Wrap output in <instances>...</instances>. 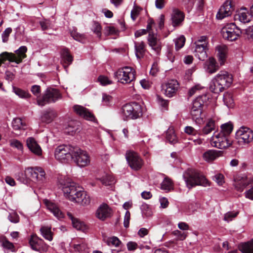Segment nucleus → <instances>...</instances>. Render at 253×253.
<instances>
[{
    "label": "nucleus",
    "mask_w": 253,
    "mask_h": 253,
    "mask_svg": "<svg viewBox=\"0 0 253 253\" xmlns=\"http://www.w3.org/2000/svg\"><path fill=\"white\" fill-rule=\"evenodd\" d=\"M135 71L131 67L125 66L119 69L115 73V77L122 84H129L135 79Z\"/></svg>",
    "instance_id": "423d86ee"
},
{
    "label": "nucleus",
    "mask_w": 253,
    "mask_h": 253,
    "mask_svg": "<svg viewBox=\"0 0 253 253\" xmlns=\"http://www.w3.org/2000/svg\"><path fill=\"white\" fill-rule=\"evenodd\" d=\"M215 129L214 121L210 119L203 129V132L205 134H208Z\"/></svg>",
    "instance_id": "a19ab883"
},
{
    "label": "nucleus",
    "mask_w": 253,
    "mask_h": 253,
    "mask_svg": "<svg viewBox=\"0 0 253 253\" xmlns=\"http://www.w3.org/2000/svg\"><path fill=\"white\" fill-rule=\"evenodd\" d=\"M147 41L149 45L152 49L158 53L161 50L162 43L160 39H158L156 35L153 33H149Z\"/></svg>",
    "instance_id": "6ab92c4d"
},
{
    "label": "nucleus",
    "mask_w": 253,
    "mask_h": 253,
    "mask_svg": "<svg viewBox=\"0 0 253 253\" xmlns=\"http://www.w3.org/2000/svg\"><path fill=\"white\" fill-rule=\"evenodd\" d=\"M172 234L177 237V240L183 241L185 240L187 236V232H181L176 230L172 232Z\"/></svg>",
    "instance_id": "49530a36"
},
{
    "label": "nucleus",
    "mask_w": 253,
    "mask_h": 253,
    "mask_svg": "<svg viewBox=\"0 0 253 253\" xmlns=\"http://www.w3.org/2000/svg\"><path fill=\"white\" fill-rule=\"evenodd\" d=\"M12 32V29L11 28H6L2 34V42H6L8 40V37L10 34Z\"/></svg>",
    "instance_id": "6e6d98bb"
},
{
    "label": "nucleus",
    "mask_w": 253,
    "mask_h": 253,
    "mask_svg": "<svg viewBox=\"0 0 253 253\" xmlns=\"http://www.w3.org/2000/svg\"><path fill=\"white\" fill-rule=\"evenodd\" d=\"M253 183V179L247 176H239L235 179L234 186L238 191L242 192L249 184Z\"/></svg>",
    "instance_id": "a211bd4d"
},
{
    "label": "nucleus",
    "mask_w": 253,
    "mask_h": 253,
    "mask_svg": "<svg viewBox=\"0 0 253 253\" xmlns=\"http://www.w3.org/2000/svg\"><path fill=\"white\" fill-rule=\"evenodd\" d=\"M41 243H42V239L36 235L32 236L29 241V244L31 248L36 251L39 250V246H40Z\"/></svg>",
    "instance_id": "2f4dec72"
},
{
    "label": "nucleus",
    "mask_w": 253,
    "mask_h": 253,
    "mask_svg": "<svg viewBox=\"0 0 253 253\" xmlns=\"http://www.w3.org/2000/svg\"><path fill=\"white\" fill-rule=\"evenodd\" d=\"M56 117V113L52 110L44 112L41 117V120L42 122L46 123H50Z\"/></svg>",
    "instance_id": "7c9ffc66"
},
{
    "label": "nucleus",
    "mask_w": 253,
    "mask_h": 253,
    "mask_svg": "<svg viewBox=\"0 0 253 253\" xmlns=\"http://www.w3.org/2000/svg\"><path fill=\"white\" fill-rule=\"evenodd\" d=\"M61 56L62 60L66 64L70 65L72 63L73 61V56L71 55L68 49L64 48L62 49Z\"/></svg>",
    "instance_id": "e433bc0d"
},
{
    "label": "nucleus",
    "mask_w": 253,
    "mask_h": 253,
    "mask_svg": "<svg viewBox=\"0 0 253 253\" xmlns=\"http://www.w3.org/2000/svg\"><path fill=\"white\" fill-rule=\"evenodd\" d=\"M166 138L170 143L174 144L177 141V138L172 128H169L166 132Z\"/></svg>",
    "instance_id": "c9c22d12"
},
{
    "label": "nucleus",
    "mask_w": 253,
    "mask_h": 253,
    "mask_svg": "<svg viewBox=\"0 0 253 253\" xmlns=\"http://www.w3.org/2000/svg\"><path fill=\"white\" fill-rule=\"evenodd\" d=\"M236 16H238V18L241 22L244 23L249 22L252 18L251 15L248 13V10L246 7L241 8Z\"/></svg>",
    "instance_id": "bb28decb"
},
{
    "label": "nucleus",
    "mask_w": 253,
    "mask_h": 253,
    "mask_svg": "<svg viewBox=\"0 0 253 253\" xmlns=\"http://www.w3.org/2000/svg\"><path fill=\"white\" fill-rule=\"evenodd\" d=\"M175 46L176 50L182 48L185 42V38L183 36H181L174 40Z\"/></svg>",
    "instance_id": "a18cd8bd"
},
{
    "label": "nucleus",
    "mask_w": 253,
    "mask_h": 253,
    "mask_svg": "<svg viewBox=\"0 0 253 253\" xmlns=\"http://www.w3.org/2000/svg\"><path fill=\"white\" fill-rule=\"evenodd\" d=\"M13 91L19 97L22 98H28L30 97L31 95L25 90L15 86L12 87Z\"/></svg>",
    "instance_id": "37998d69"
},
{
    "label": "nucleus",
    "mask_w": 253,
    "mask_h": 253,
    "mask_svg": "<svg viewBox=\"0 0 253 253\" xmlns=\"http://www.w3.org/2000/svg\"><path fill=\"white\" fill-rule=\"evenodd\" d=\"M59 183L62 187L65 196L69 200L83 206L89 204L90 199L82 187L78 186L69 178H61Z\"/></svg>",
    "instance_id": "f257e3e1"
},
{
    "label": "nucleus",
    "mask_w": 253,
    "mask_h": 253,
    "mask_svg": "<svg viewBox=\"0 0 253 253\" xmlns=\"http://www.w3.org/2000/svg\"><path fill=\"white\" fill-rule=\"evenodd\" d=\"M223 38L229 41L236 40L241 34V31L234 23H230L226 25L221 31Z\"/></svg>",
    "instance_id": "9d476101"
},
{
    "label": "nucleus",
    "mask_w": 253,
    "mask_h": 253,
    "mask_svg": "<svg viewBox=\"0 0 253 253\" xmlns=\"http://www.w3.org/2000/svg\"><path fill=\"white\" fill-rule=\"evenodd\" d=\"M223 101L225 104L228 108H232L234 106V102L232 94L229 92H226L223 95Z\"/></svg>",
    "instance_id": "ea45409f"
},
{
    "label": "nucleus",
    "mask_w": 253,
    "mask_h": 253,
    "mask_svg": "<svg viewBox=\"0 0 253 253\" xmlns=\"http://www.w3.org/2000/svg\"><path fill=\"white\" fill-rule=\"evenodd\" d=\"M207 46H195V56L200 60H204L207 57Z\"/></svg>",
    "instance_id": "c756f323"
},
{
    "label": "nucleus",
    "mask_w": 253,
    "mask_h": 253,
    "mask_svg": "<svg viewBox=\"0 0 253 253\" xmlns=\"http://www.w3.org/2000/svg\"><path fill=\"white\" fill-rule=\"evenodd\" d=\"M112 210L106 204L103 203L97 209L95 215L99 219L104 221L112 215Z\"/></svg>",
    "instance_id": "f3484780"
},
{
    "label": "nucleus",
    "mask_w": 253,
    "mask_h": 253,
    "mask_svg": "<svg viewBox=\"0 0 253 253\" xmlns=\"http://www.w3.org/2000/svg\"><path fill=\"white\" fill-rule=\"evenodd\" d=\"M142 8L138 6L134 5L132 10L131 11V18L133 21H135L137 17L139 15Z\"/></svg>",
    "instance_id": "de8ad7c7"
},
{
    "label": "nucleus",
    "mask_w": 253,
    "mask_h": 253,
    "mask_svg": "<svg viewBox=\"0 0 253 253\" xmlns=\"http://www.w3.org/2000/svg\"><path fill=\"white\" fill-rule=\"evenodd\" d=\"M10 145L13 148H15L20 151L21 152H23V145L17 139H11L9 141Z\"/></svg>",
    "instance_id": "09e8293b"
},
{
    "label": "nucleus",
    "mask_w": 253,
    "mask_h": 253,
    "mask_svg": "<svg viewBox=\"0 0 253 253\" xmlns=\"http://www.w3.org/2000/svg\"><path fill=\"white\" fill-rule=\"evenodd\" d=\"M31 90L34 95L39 97L41 93V87L38 85H33Z\"/></svg>",
    "instance_id": "e2e57ef3"
},
{
    "label": "nucleus",
    "mask_w": 253,
    "mask_h": 253,
    "mask_svg": "<svg viewBox=\"0 0 253 253\" xmlns=\"http://www.w3.org/2000/svg\"><path fill=\"white\" fill-rule=\"evenodd\" d=\"M233 10L234 8L232 4L231 0H227L219 9L216 14V18L219 19H222L226 17H228L231 15Z\"/></svg>",
    "instance_id": "dca6fc26"
},
{
    "label": "nucleus",
    "mask_w": 253,
    "mask_h": 253,
    "mask_svg": "<svg viewBox=\"0 0 253 253\" xmlns=\"http://www.w3.org/2000/svg\"><path fill=\"white\" fill-rule=\"evenodd\" d=\"M40 23L42 30H47L50 27V22L48 20L42 21Z\"/></svg>",
    "instance_id": "0e129e2a"
},
{
    "label": "nucleus",
    "mask_w": 253,
    "mask_h": 253,
    "mask_svg": "<svg viewBox=\"0 0 253 253\" xmlns=\"http://www.w3.org/2000/svg\"><path fill=\"white\" fill-rule=\"evenodd\" d=\"M26 175L33 181L42 182L45 179V172L42 168H28L25 170Z\"/></svg>",
    "instance_id": "4468645a"
},
{
    "label": "nucleus",
    "mask_w": 253,
    "mask_h": 253,
    "mask_svg": "<svg viewBox=\"0 0 253 253\" xmlns=\"http://www.w3.org/2000/svg\"><path fill=\"white\" fill-rule=\"evenodd\" d=\"M27 145L30 151L35 155H42V149L34 138L29 137L27 139Z\"/></svg>",
    "instance_id": "b1692460"
},
{
    "label": "nucleus",
    "mask_w": 253,
    "mask_h": 253,
    "mask_svg": "<svg viewBox=\"0 0 253 253\" xmlns=\"http://www.w3.org/2000/svg\"><path fill=\"white\" fill-rule=\"evenodd\" d=\"M121 113L125 120L136 119L142 116V107L136 102L126 104L122 107Z\"/></svg>",
    "instance_id": "39448f33"
},
{
    "label": "nucleus",
    "mask_w": 253,
    "mask_h": 253,
    "mask_svg": "<svg viewBox=\"0 0 253 253\" xmlns=\"http://www.w3.org/2000/svg\"><path fill=\"white\" fill-rule=\"evenodd\" d=\"M107 243L109 246L119 247L121 243L120 240L116 237H112L108 239Z\"/></svg>",
    "instance_id": "3c124183"
},
{
    "label": "nucleus",
    "mask_w": 253,
    "mask_h": 253,
    "mask_svg": "<svg viewBox=\"0 0 253 253\" xmlns=\"http://www.w3.org/2000/svg\"><path fill=\"white\" fill-rule=\"evenodd\" d=\"M61 97L62 95L58 89L47 88L42 97L37 100V103L39 106H43L46 104L54 103Z\"/></svg>",
    "instance_id": "6e6552de"
},
{
    "label": "nucleus",
    "mask_w": 253,
    "mask_h": 253,
    "mask_svg": "<svg viewBox=\"0 0 253 253\" xmlns=\"http://www.w3.org/2000/svg\"><path fill=\"white\" fill-rule=\"evenodd\" d=\"M42 236L46 239L51 241L53 239L52 233L51 231V227L48 226H42L40 229Z\"/></svg>",
    "instance_id": "72a5a7b5"
},
{
    "label": "nucleus",
    "mask_w": 253,
    "mask_h": 253,
    "mask_svg": "<svg viewBox=\"0 0 253 253\" xmlns=\"http://www.w3.org/2000/svg\"><path fill=\"white\" fill-rule=\"evenodd\" d=\"M67 216L72 220L73 226L75 228L81 231L85 230L86 227L84 223L75 218L71 213L68 212Z\"/></svg>",
    "instance_id": "c85d7f7f"
},
{
    "label": "nucleus",
    "mask_w": 253,
    "mask_h": 253,
    "mask_svg": "<svg viewBox=\"0 0 253 253\" xmlns=\"http://www.w3.org/2000/svg\"><path fill=\"white\" fill-rule=\"evenodd\" d=\"M183 178L189 189L196 186L206 187L209 185L208 181L205 176L195 169H188L183 174Z\"/></svg>",
    "instance_id": "7ed1b4c3"
},
{
    "label": "nucleus",
    "mask_w": 253,
    "mask_h": 253,
    "mask_svg": "<svg viewBox=\"0 0 253 253\" xmlns=\"http://www.w3.org/2000/svg\"><path fill=\"white\" fill-rule=\"evenodd\" d=\"M184 13L178 9H173L171 20L173 27L180 26L184 19Z\"/></svg>",
    "instance_id": "aec40b11"
},
{
    "label": "nucleus",
    "mask_w": 253,
    "mask_h": 253,
    "mask_svg": "<svg viewBox=\"0 0 253 253\" xmlns=\"http://www.w3.org/2000/svg\"><path fill=\"white\" fill-rule=\"evenodd\" d=\"M213 180L219 185H222L224 183V177L222 174L217 173L214 176Z\"/></svg>",
    "instance_id": "5fc2aeb1"
},
{
    "label": "nucleus",
    "mask_w": 253,
    "mask_h": 253,
    "mask_svg": "<svg viewBox=\"0 0 253 253\" xmlns=\"http://www.w3.org/2000/svg\"><path fill=\"white\" fill-rule=\"evenodd\" d=\"M245 35L249 40L253 39V26H250L245 30Z\"/></svg>",
    "instance_id": "052dcab7"
},
{
    "label": "nucleus",
    "mask_w": 253,
    "mask_h": 253,
    "mask_svg": "<svg viewBox=\"0 0 253 253\" xmlns=\"http://www.w3.org/2000/svg\"><path fill=\"white\" fill-rule=\"evenodd\" d=\"M231 143V141L228 139V136L222 133L214 134L211 141L212 146L221 149L228 147Z\"/></svg>",
    "instance_id": "ddd939ff"
},
{
    "label": "nucleus",
    "mask_w": 253,
    "mask_h": 253,
    "mask_svg": "<svg viewBox=\"0 0 253 253\" xmlns=\"http://www.w3.org/2000/svg\"><path fill=\"white\" fill-rule=\"evenodd\" d=\"M75 147L63 145L58 146L55 150V158L62 163H68L73 159Z\"/></svg>",
    "instance_id": "0eeeda50"
},
{
    "label": "nucleus",
    "mask_w": 253,
    "mask_h": 253,
    "mask_svg": "<svg viewBox=\"0 0 253 253\" xmlns=\"http://www.w3.org/2000/svg\"><path fill=\"white\" fill-rule=\"evenodd\" d=\"M184 131L188 134L195 135L196 133V130L193 127L190 126H186Z\"/></svg>",
    "instance_id": "774afa93"
},
{
    "label": "nucleus",
    "mask_w": 253,
    "mask_h": 253,
    "mask_svg": "<svg viewBox=\"0 0 253 253\" xmlns=\"http://www.w3.org/2000/svg\"><path fill=\"white\" fill-rule=\"evenodd\" d=\"M74 110L77 114L87 120L93 121L94 119V116L87 109L82 106L75 105Z\"/></svg>",
    "instance_id": "412c9836"
},
{
    "label": "nucleus",
    "mask_w": 253,
    "mask_h": 253,
    "mask_svg": "<svg viewBox=\"0 0 253 253\" xmlns=\"http://www.w3.org/2000/svg\"><path fill=\"white\" fill-rule=\"evenodd\" d=\"M130 217V212L128 211H126L125 215L124 222V226L126 228H127L129 226Z\"/></svg>",
    "instance_id": "338daca9"
},
{
    "label": "nucleus",
    "mask_w": 253,
    "mask_h": 253,
    "mask_svg": "<svg viewBox=\"0 0 253 253\" xmlns=\"http://www.w3.org/2000/svg\"><path fill=\"white\" fill-rule=\"evenodd\" d=\"M233 81L232 76L225 71H221L212 80L210 85V90L218 93L230 86Z\"/></svg>",
    "instance_id": "f03ea898"
},
{
    "label": "nucleus",
    "mask_w": 253,
    "mask_h": 253,
    "mask_svg": "<svg viewBox=\"0 0 253 253\" xmlns=\"http://www.w3.org/2000/svg\"><path fill=\"white\" fill-rule=\"evenodd\" d=\"M92 30L95 33L97 36L98 38H101V27L100 24L97 22H94L92 27Z\"/></svg>",
    "instance_id": "8fccbe9b"
},
{
    "label": "nucleus",
    "mask_w": 253,
    "mask_h": 253,
    "mask_svg": "<svg viewBox=\"0 0 253 253\" xmlns=\"http://www.w3.org/2000/svg\"><path fill=\"white\" fill-rule=\"evenodd\" d=\"M173 188V183L170 179L166 177L161 183V189L168 191H170Z\"/></svg>",
    "instance_id": "79ce46f5"
},
{
    "label": "nucleus",
    "mask_w": 253,
    "mask_h": 253,
    "mask_svg": "<svg viewBox=\"0 0 253 253\" xmlns=\"http://www.w3.org/2000/svg\"><path fill=\"white\" fill-rule=\"evenodd\" d=\"M207 99V95L205 94L199 96L193 102L190 113L192 119L197 124H200L203 122L204 115L202 114L203 107Z\"/></svg>",
    "instance_id": "20e7f679"
},
{
    "label": "nucleus",
    "mask_w": 253,
    "mask_h": 253,
    "mask_svg": "<svg viewBox=\"0 0 253 253\" xmlns=\"http://www.w3.org/2000/svg\"><path fill=\"white\" fill-rule=\"evenodd\" d=\"M74 249L79 252H83L86 249V245L84 243L74 245Z\"/></svg>",
    "instance_id": "680f3d73"
},
{
    "label": "nucleus",
    "mask_w": 253,
    "mask_h": 253,
    "mask_svg": "<svg viewBox=\"0 0 253 253\" xmlns=\"http://www.w3.org/2000/svg\"><path fill=\"white\" fill-rule=\"evenodd\" d=\"M238 214V212H228L224 214V220L228 222L236 217Z\"/></svg>",
    "instance_id": "864d4df0"
},
{
    "label": "nucleus",
    "mask_w": 253,
    "mask_h": 253,
    "mask_svg": "<svg viewBox=\"0 0 253 253\" xmlns=\"http://www.w3.org/2000/svg\"><path fill=\"white\" fill-rule=\"evenodd\" d=\"M233 125L230 123H227L222 125L221 126V131L220 133L224 134V135L228 136L233 130Z\"/></svg>",
    "instance_id": "c03bdc74"
},
{
    "label": "nucleus",
    "mask_w": 253,
    "mask_h": 253,
    "mask_svg": "<svg viewBox=\"0 0 253 253\" xmlns=\"http://www.w3.org/2000/svg\"><path fill=\"white\" fill-rule=\"evenodd\" d=\"M203 88L200 85L197 84L192 87L189 91V96L193 95L198 90H199Z\"/></svg>",
    "instance_id": "69168bd1"
},
{
    "label": "nucleus",
    "mask_w": 253,
    "mask_h": 253,
    "mask_svg": "<svg viewBox=\"0 0 253 253\" xmlns=\"http://www.w3.org/2000/svg\"><path fill=\"white\" fill-rule=\"evenodd\" d=\"M217 51V56L220 65H223L227 57V47L226 45H218L216 47Z\"/></svg>",
    "instance_id": "a878e982"
},
{
    "label": "nucleus",
    "mask_w": 253,
    "mask_h": 253,
    "mask_svg": "<svg viewBox=\"0 0 253 253\" xmlns=\"http://www.w3.org/2000/svg\"><path fill=\"white\" fill-rule=\"evenodd\" d=\"M0 242L4 248L9 250L11 252L15 251V247L13 243L9 242L5 237H2L0 239Z\"/></svg>",
    "instance_id": "4c0bfd02"
},
{
    "label": "nucleus",
    "mask_w": 253,
    "mask_h": 253,
    "mask_svg": "<svg viewBox=\"0 0 253 253\" xmlns=\"http://www.w3.org/2000/svg\"><path fill=\"white\" fill-rule=\"evenodd\" d=\"M239 249L243 253H253V239L250 242L240 245Z\"/></svg>",
    "instance_id": "473e14b6"
},
{
    "label": "nucleus",
    "mask_w": 253,
    "mask_h": 253,
    "mask_svg": "<svg viewBox=\"0 0 253 253\" xmlns=\"http://www.w3.org/2000/svg\"><path fill=\"white\" fill-rule=\"evenodd\" d=\"M178 86V83L176 80H171L162 84V90L167 96L170 97L176 93Z\"/></svg>",
    "instance_id": "2eb2a0df"
},
{
    "label": "nucleus",
    "mask_w": 253,
    "mask_h": 253,
    "mask_svg": "<svg viewBox=\"0 0 253 253\" xmlns=\"http://www.w3.org/2000/svg\"><path fill=\"white\" fill-rule=\"evenodd\" d=\"M205 69L207 72L212 74L219 69V66L214 58L210 57L205 63Z\"/></svg>",
    "instance_id": "393cba45"
},
{
    "label": "nucleus",
    "mask_w": 253,
    "mask_h": 253,
    "mask_svg": "<svg viewBox=\"0 0 253 253\" xmlns=\"http://www.w3.org/2000/svg\"><path fill=\"white\" fill-rule=\"evenodd\" d=\"M45 204L47 209L53 213V214L58 219H61L64 218V215L63 212L60 210L59 207L56 204L46 201Z\"/></svg>",
    "instance_id": "5701e85b"
},
{
    "label": "nucleus",
    "mask_w": 253,
    "mask_h": 253,
    "mask_svg": "<svg viewBox=\"0 0 253 253\" xmlns=\"http://www.w3.org/2000/svg\"><path fill=\"white\" fill-rule=\"evenodd\" d=\"M8 218L11 222L14 223H17L19 221V217L18 215L14 212H12L9 213Z\"/></svg>",
    "instance_id": "4d7b16f0"
},
{
    "label": "nucleus",
    "mask_w": 253,
    "mask_h": 253,
    "mask_svg": "<svg viewBox=\"0 0 253 253\" xmlns=\"http://www.w3.org/2000/svg\"><path fill=\"white\" fill-rule=\"evenodd\" d=\"M126 157L130 167L134 170L140 169L143 165V161L137 153L129 150L126 152Z\"/></svg>",
    "instance_id": "f8f14e48"
},
{
    "label": "nucleus",
    "mask_w": 253,
    "mask_h": 253,
    "mask_svg": "<svg viewBox=\"0 0 253 253\" xmlns=\"http://www.w3.org/2000/svg\"><path fill=\"white\" fill-rule=\"evenodd\" d=\"M235 138L240 145H247L253 141V131L249 127L242 126L236 131Z\"/></svg>",
    "instance_id": "1a4fd4ad"
},
{
    "label": "nucleus",
    "mask_w": 253,
    "mask_h": 253,
    "mask_svg": "<svg viewBox=\"0 0 253 253\" xmlns=\"http://www.w3.org/2000/svg\"><path fill=\"white\" fill-rule=\"evenodd\" d=\"M72 160L81 167H85L90 163L88 153L86 151L81 150L78 147H75Z\"/></svg>",
    "instance_id": "9b49d317"
},
{
    "label": "nucleus",
    "mask_w": 253,
    "mask_h": 253,
    "mask_svg": "<svg viewBox=\"0 0 253 253\" xmlns=\"http://www.w3.org/2000/svg\"><path fill=\"white\" fill-rule=\"evenodd\" d=\"M105 185H110L115 182V180L113 176L109 174H105L98 179Z\"/></svg>",
    "instance_id": "58836bf2"
},
{
    "label": "nucleus",
    "mask_w": 253,
    "mask_h": 253,
    "mask_svg": "<svg viewBox=\"0 0 253 253\" xmlns=\"http://www.w3.org/2000/svg\"><path fill=\"white\" fill-rule=\"evenodd\" d=\"M135 55L137 58L140 59L143 57L146 52V45L143 42H135Z\"/></svg>",
    "instance_id": "cd10ccee"
},
{
    "label": "nucleus",
    "mask_w": 253,
    "mask_h": 253,
    "mask_svg": "<svg viewBox=\"0 0 253 253\" xmlns=\"http://www.w3.org/2000/svg\"><path fill=\"white\" fill-rule=\"evenodd\" d=\"M118 31L114 27L107 26L104 29V34L106 35H115Z\"/></svg>",
    "instance_id": "13d9d810"
},
{
    "label": "nucleus",
    "mask_w": 253,
    "mask_h": 253,
    "mask_svg": "<svg viewBox=\"0 0 253 253\" xmlns=\"http://www.w3.org/2000/svg\"><path fill=\"white\" fill-rule=\"evenodd\" d=\"M222 152L215 150H208L203 154V159L207 162H211L221 156Z\"/></svg>",
    "instance_id": "4be33fe9"
},
{
    "label": "nucleus",
    "mask_w": 253,
    "mask_h": 253,
    "mask_svg": "<svg viewBox=\"0 0 253 253\" xmlns=\"http://www.w3.org/2000/svg\"><path fill=\"white\" fill-rule=\"evenodd\" d=\"M98 81L102 85H106L112 84V81L104 76H99Z\"/></svg>",
    "instance_id": "603ef678"
},
{
    "label": "nucleus",
    "mask_w": 253,
    "mask_h": 253,
    "mask_svg": "<svg viewBox=\"0 0 253 253\" xmlns=\"http://www.w3.org/2000/svg\"><path fill=\"white\" fill-rule=\"evenodd\" d=\"M153 214L152 210L147 207L144 206L142 210V215L144 217H150Z\"/></svg>",
    "instance_id": "bf43d9fd"
},
{
    "label": "nucleus",
    "mask_w": 253,
    "mask_h": 253,
    "mask_svg": "<svg viewBox=\"0 0 253 253\" xmlns=\"http://www.w3.org/2000/svg\"><path fill=\"white\" fill-rule=\"evenodd\" d=\"M12 127L15 130L25 129L26 124L20 118H15L12 121Z\"/></svg>",
    "instance_id": "f704fd0d"
}]
</instances>
